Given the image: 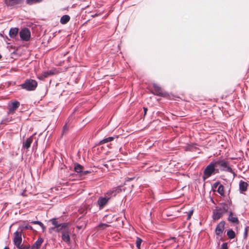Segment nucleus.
Listing matches in <instances>:
<instances>
[{"label": "nucleus", "instance_id": "obj_1", "mask_svg": "<svg viewBox=\"0 0 249 249\" xmlns=\"http://www.w3.org/2000/svg\"><path fill=\"white\" fill-rule=\"evenodd\" d=\"M37 86V81L32 79H27L24 83L20 85L22 89L27 91H34L36 89Z\"/></svg>", "mask_w": 249, "mask_h": 249}, {"label": "nucleus", "instance_id": "obj_2", "mask_svg": "<svg viewBox=\"0 0 249 249\" xmlns=\"http://www.w3.org/2000/svg\"><path fill=\"white\" fill-rule=\"evenodd\" d=\"M25 0H4L5 4L10 9L17 8L22 6Z\"/></svg>", "mask_w": 249, "mask_h": 249}, {"label": "nucleus", "instance_id": "obj_3", "mask_svg": "<svg viewBox=\"0 0 249 249\" xmlns=\"http://www.w3.org/2000/svg\"><path fill=\"white\" fill-rule=\"evenodd\" d=\"M216 167L215 164V161L211 162L205 168L204 171V174L207 178L211 177L213 174H214L215 167Z\"/></svg>", "mask_w": 249, "mask_h": 249}, {"label": "nucleus", "instance_id": "obj_4", "mask_svg": "<svg viewBox=\"0 0 249 249\" xmlns=\"http://www.w3.org/2000/svg\"><path fill=\"white\" fill-rule=\"evenodd\" d=\"M20 37L21 39L23 41H27L30 40L31 36V33L30 30L27 28H24L21 30L19 32Z\"/></svg>", "mask_w": 249, "mask_h": 249}, {"label": "nucleus", "instance_id": "obj_5", "mask_svg": "<svg viewBox=\"0 0 249 249\" xmlns=\"http://www.w3.org/2000/svg\"><path fill=\"white\" fill-rule=\"evenodd\" d=\"M225 223L224 221H221L218 224H217L216 229L215 230V232L217 235V238H220V240L222 239V235L224 230V226Z\"/></svg>", "mask_w": 249, "mask_h": 249}, {"label": "nucleus", "instance_id": "obj_6", "mask_svg": "<svg viewBox=\"0 0 249 249\" xmlns=\"http://www.w3.org/2000/svg\"><path fill=\"white\" fill-rule=\"evenodd\" d=\"M22 234H20L18 232H15L14 233L13 243L14 245L17 248H19L21 246L22 242Z\"/></svg>", "mask_w": 249, "mask_h": 249}, {"label": "nucleus", "instance_id": "obj_7", "mask_svg": "<svg viewBox=\"0 0 249 249\" xmlns=\"http://www.w3.org/2000/svg\"><path fill=\"white\" fill-rule=\"evenodd\" d=\"M70 234L71 230L70 229H64L62 231V240L68 244H70L71 241Z\"/></svg>", "mask_w": 249, "mask_h": 249}, {"label": "nucleus", "instance_id": "obj_8", "mask_svg": "<svg viewBox=\"0 0 249 249\" xmlns=\"http://www.w3.org/2000/svg\"><path fill=\"white\" fill-rule=\"evenodd\" d=\"M122 191L121 186L114 187L107 192L106 195L110 199L111 197L115 196L118 194Z\"/></svg>", "mask_w": 249, "mask_h": 249}, {"label": "nucleus", "instance_id": "obj_9", "mask_svg": "<svg viewBox=\"0 0 249 249\" xmlns=\"http://www.w3.org/2000/svg\"><path fill=\"white\" fill-rule=\"evenodd\" d=\"M225 213H226L223 211L220 208L217 207L213 211V220H217Z\"/></svg>", "mask_w": 249, "mask_h": 249}, {"label": "nucleus", "instance_id": "obj_10", "mask_svg": "<svg viewBox=\"0 0 249 249\" xmlns=\"http://www.w3.org/2000/svg\"><path fill=\"white\" fill-rule=\"evenodd\" d=\"M20 106V103L18 101H15L8 105V113H13Z\"/></svg>", "mask_w": 249, "mask_h": 249}, {"label": "nucleus", "instance_id": "obj_11", "mask_svg": "<svg viewBox=\"0 0 249 249\" xmlns=\"http://www.w3.org/2000/svg\"><path fill=\"white\" fill-rule=\"evenodd\" d=\"M109 198L106 196L105 197H100L97 201V203L99 206V209H103L107 203Z\"/></svg>", "mask_w": 249, "mask_h": 249}, {"label": "nucleus", "instance_id": "obj_12", "mask_svg": "<svg viewBox=\"0 0 249 249\" xmlns=\"http://www.w3.org/2000/svg\"><path fill=\"white\" fill-rule=\"evenodd\" d=\"M215 164H216V167L219 166L220 170L222 171V169H225V168L229 164V162L224 160H215Z\"/></svg>", "mask_w": 249, "mask_h": 249}, {"label": "nucleus", "instance_id": "obj_13", "mask_svg": "<svg viewBox=\"0 0 249 249\" xmlns=\"http://www.w3.org/2000/svg\"><path fill=\"white\" fill-rule=\"evenodd\" d=\"M231 203V200L228 201V203H221L219 204V206H218V207L220 208L225 213H226L228 212Z\"/></svg>", "mask_w": 249, "mask_h": 249}, {"label": "nucleus", "instance_id": "obj_14", "mask_svg": "<svg viewBox=\"0 0 249 249\" xmlns=\"http://www.w3.org/2000/svg\"><path fill=\"white\" fill-rule=\"evenodd\" d=\"M43 242V239L42 238H38V239L35 242V243L32 245L31 249H38L41 246Z\"/></svg>", "mask_w": 249, "mask_h": 249}, {"label": "nucleus", "instance_id": "obj_15", "mask_svg": "<svg viewBox=\"0 0 249 249\" xmlns=\"http://www.w3.org/2000/svg\"><path fill=\"white\" fill-rule=\"evenodd\" d=\"M33 141V137L31 136L23 142V147L29 149Z\"/></svg>", "mask_w": 249, "mask_h": 249}, {"label": "nucleus", "instance_id": "obj_16", "mask_svg": "<svg viewBox=\"0 0 249 249\" xmlns=\"http://www.w3.org/2000/svg\"><path fill=\"white\" fill-rule=\"evenodd\" d=\"M228 220L232 223H237V224H238L239 223V220H238L237 217L235 215H234V214L231 211L230 212Z\"/></svg>", "mask_w": 249, "mask_h": 249}, {"label": "nucleus", "instance_id": "obj_17", "mask_svg": "<svg viewBox=\"0 0 249 249\" xmlns=\"http://www.w3.org/2000/svg\"><path fill=\"white\" fill-rule=\"evenodd\" d=\"M248 184L247 182L240 180L239 182V190L240 192L246 191L247 189Z\"/></svg>", "mask_w": 249, "mask_h": 249}, {"label": "nucleus", "instance_id": "obj_18", "mask_svg": "<svg viewBox=\"0 0 249 249\" xmlns=\"http://www.w3.org/2000/svg\"><path fill=\"white\" fill-rule=\"evenodd\" d=\"M18 31V29L17 28H11L9 31V36L11 38H15L17 36Z\"/></svg>", "mask_w": 249, "mask_h": 249}, {"label": "nucleus", "instance_id": "obj_19", "mask_svg": "<svg viewBox=\"0 0 249 249\" xmlns=\"http://www.w3.org/2000/svg\"><path fill=\"white\" fill-rule=\"evenodd\" d=\"M83 169V167L80 164L76 163L74 164V171L79 174V175H80L82 172Z\"/></svg>", "mask_w": 249, "mask_h": 249}, {"label": "nucleus", "instance_id": "obj_20", "mask_svg": "<svg viewBox=\"0 0 249 249\" xmlns=\"http://www.w3.org/2000/svg\"><path fill=\"white\" fill-rule=\"evenodd\" d=\"M70 20V17L69 15H65L63 16L61 18L60 22L62 24H65L68 23Z\"/></svg>", "mask_w": 249, "mask_h": 249}, {"label": "nucleus", "instance_id": "obj_21", "mask_svg": "<svg viewBox=\"0 0 249 249\" xmlns=\"http://www.w3.org/2000/svg\"><path fill=\"white\" fill-rule=\"evenodd\" d=\"M153 87L154 88L155 92H156L157 95L160 96H162L163 95L161 89L160 87H159L158 85L156 84H154Z\"/></svg>", "mask_w": 249, "mask_h": 249}, {"label": "nucleus", "instance_id": "obj_22", "mask_svg": "<svg viewBox=\"0 0 249 249\" xmlns=\"http://www.w3.org/2000/svg\"><path fill=\"white\" fill-rule=\"evenodd\" d=\"M117 137H109L105 138L100 142V144H102L113 141Z\"/></svg>", "mask_w": 249, "mask_h": 249}, {"label": "nucleus", "instance_id": "obj_23", "mask_svg": "<svg viewBox=\"0 0 249 249\" xmlns=\"http://www.w3.org/2000/svg\"><path fill=\"white\" fill-rule=\"evenodd\" d=\"M43 0H26V3L29 5H32L42 2Z\"/></svg>", "mask_w": 249, "mask_h": 249}, {"label": "nucleus", "instance_id": "obj_24", "mask_svg": "<svg viewBox=\"0 0 249 249\" xmlns=\"http://www.w3.org/2000/svg\"><path fill=\"white\" fill-rule=\"evenodd\" d=\"M49 76V74L48 72H47L46 71H43L41 74L38 75L37 76V77L38 79L40 80H43L45 78L48 77Z\"/></svg>", "mask_w": 249, "mask_h": 249}, {"label": "nucleus", "instance_id": "obj_25", "mask_svg": "<svg viewBox=\"0 0 249 249\" xmlns=\"http://www.w3.org/2000/svg\"><path fill=\"white\" fill-rule=\"evenodd\" d=\"M227 235L228 236V237L231 239L235 237V232L232 230H229L227 231Z\"/></svg>", "mask_w": 249, "mask_h": 249}, {"label": "nucleus", "instance_id": "obj_26", "mask_svg": "<svg viewBox=\"0 0 249 249\" xmlns=\"http://www.w3.org/2000/svg\"><path fill=\"white\" fill-rule=\"evenodd\" d=\"M26 230L25 225H20L15 232H18L20 234H23V231Z\"/></svg>", "mask_w": 249, "mask_h": 249}, {"label": "nucleus", "instance_id": "obj_27", "mask_svg": "<svg viewBox=\"0 0 249 249\" xmlns=\"http://www.w3.org/2000/svg\"><path fill=\"white\" fill-rule=\"evenodd\" d=\"M217 192L222 196H223L224 195V186L223 185L220 184L217 190Z\"/></svg>", "mask_w": 249, "mask_h": 249}, {"label": "nucleus", "instance_id": "obj_28", "mask_svg": "<svg viewBox=\"0 0 249 249\" xmlns=\"http://www.w3.org/2000/svg\"><path fill=\"white\" fill-rule=\"evenodd\" d=\"M31 223L39 225L42 228L43 231H44L46 229V228L44 226L43 224L39 221H32Z\"/></svg>", "mask_w": 249, "mask_h": 249}, {"label": "nucleus", "instance_id": "obj_29", "mask_svg": "<svg viewBox=\"0 0 249 249\" xmlns=\"http://www.w3.org/2000/svg\"><path fill=\"white\" fill-rule=\"evenodd\" d=\"M51 229L56 232H59L60 231H62L63 230V229L61 228L60 225H59L57 227H53L51 228Z\"/></svg>", "mask_w": 249, "mask_h": 249}, {"label": "nucleus", "instance_id": "obj_30", "mask_svg": "<svg viewBox=\"0 0 249 249\" xmlns=\"http://www.w3.org/2000/svg\"><path fill=\"white\" fill-rule=\"evenodd\" d=\"M222 171L227 172H232V168L230 166V163L227 165V166L225 168V169H222Z\"/></svg>", "mask_w": 249, "mask_h": 249}, {"label": "nucleus", "instance_id": "obj_31", "mask_svg": "<svg viewBox=\"0 0 249 249\" xmlns=\"http://www.w3.org/2000/svg\"><path fill=\"white\" fill-rule=\"evenodd\" d=\"M142 242V240L140 238L137 237L136 242V247L138 248H139L140 247Z\"/></svg>", "mask_w": 249, "mask_h": 249}, {"label": "nucleus", "instance_id": "obj_32", "mask_svg": "<svg viewBox=\"0 0 249 249\" xmlns=\"http://www.w3.org/2000/svg\"><path fill=\"white\" fill-rule=\"evenodd\" d=\"M52 223L53 225H54V227H57L59 225H60V224L58 223V221L56 220L55 219L53 218L51 220Z\"/></svg>", "mask_w": 249, "mask_h": 249}, {"label": "nucleus", "instance_id": "obj_33", "mask_svg": "<svg viewBox=\"0 0 249 249\" xmlns=\"http://www.w3.org/2000/svg\"><path fill=\"white\" fill-rule=\"evenodd\" d=\"M249 229V227L246 226L244 230V238H246L248 235V230Z\"/></svg>", "mask_w": 249, "mask_h": 249}, {"label": "nucleus", "instance_id": "obj_34", "mask_svg": "<svg viewBox=\"0 0 249 249\" xmlns=\"http://www.w3.org/2000/svg\"><path fill=\"white\" fill-rule=\"evenodd\" d=\"M219 249H228V243H223L221 245L220 248Z\"/></svg>", "mask_w": 249, "mask_h": 249}, {"label": "nucleus", "instance_id": "obj_35", "mask_svg": "<svg viewBox=\"0 0 249 249\" xmlns=\"http://www.w3.org/2000/svg\"><path fill=\"white\" fill-rule=\"evenodd\" d=\"M60 225L61 227V228L63 229V230L65 229H69V228H68V223H61L60 224Z\"/></svg>", "mask_w": 249, "mask_h": 249}, {"label": "nucleus", "instance_id": "obj_36", "mask_svg": "<svg viewBox=\"0 0 249 249\" xmlns=\"http://www.w3.org/2000/svg\"><path fill=\"white\" fill-rule=\"evenodd\" d=\"M108 226H109L108 225H107V224H105V223H101L99 225V227L102 229H104Z\"/></svg>", "mask_w": 249, "mask_h": 249}, {"label": "nucleus", "instance_id": "obj_37", "mask_svg": "<svg viewBox=\"0 0 249 249\" xmlns=\"http://www.w3.org/2000/svg\"><path fill=\"white\" fill-rule=\"evenodd\" d=\"M30 246L28 245H24L23 244H22L21 246H20L19 248H18V249H29Z\"/></svg>", "mask_w": 249, "mask_h": 249}, {"label": "nucleus", "instance_id": "obj_38", "mask_svg": "<svg viewBox=\"0 0 249 249\" xmlns=\"http://www.w3.org/2000/svg\"><path fill=\"white\" fill-rule=\"evenodd\" d=\"M193 210L190 211L188 212L187 219H189L191 218L192 215L193 214Z\"/></svg>", "mask_w": 249, "mask_h": 249}, {"label": "nucleus", "instance_id": "obj_39", "mask_svg": "<svg viewBox=\"0 0 249 249\" xmlns=\"http://www.w3.org/2000/svg\"><path fill=\"white\" fill-rule=\"evenodd\" d=\"M68 127H69V126H68L67 124H66L63 128V132L67 131L68 129Z\"/></svg>", "mask_w": 249, "mask_h": 249}, {"label": "nucleus", "instance_id": "obj_40", "mask_svg": "<svg viewBox=\"0 0 249 249\" xmlns=\"http://www.w3.org/2000/svg\"><path fill=\"white\" fill-rule=\"evenodd\" d=\"M49 74V76L50 75H53L54 74V71L53 70H51V71H46Z\"/></svg>", "mask_w": 249, "mask_h": 249}, {"label": "nucleus", "instance_id": "obj_41", "mask_svg": "<svg viewBox=\"0 0 249 249\" xmlns=\"http://www.w3.org/2000/svg\"><path fill=\"white\" fill-rule=\"evenodd\" d=\"M89 173V171H82V172L81 173L80 176L86 175Z\"/></svg>", "mask_w": 249, "mask_h": 249}, {"label": "nucleus", "instance_id": "obj_42", "mask_svg": "<svg viewBox=\"0 0 249 249\" xmlns=\"http://www.w3.org/2000/svg\"><path fill=\"white\" fill-rule=\"evenodd\" d=\"M25 228H26V230H28V229H30V230H32V227L29 225H25Z\"/></svg>", "mask_w": 249, "mask_h": 249}, {"label": "nucleus", "instance_id": "obj_43", "mask_svg": "<svg viewBox=\"0 0 249 249\" xmlns=\"http://www.w3.org/2000/svg\"><path fill=\"white\" fill-rule=\"evenodd\" d=\"M233 175V178H234L236 176V174L232 170V172H231Z\"/></svg>", "mask_w": 249, "mask_h": 249}, {"label": "nucleus", "instance_id": "obj_44", "mask_svg": "<svg viewBox=\"0 0 249 249\" xmlns=\"http://www.w3.org/2000/svg\"><path fill=\"white\" fill-rule=\"evenodd\" d=\"M144 109V115L146 113V111H147V108L145 107H143Z\"/></svg>", "mask_w": 249, "mask_h": 249}, {"label": "nucleus", "instance_id": "obj_45", "mask_svg": "<svg viewBox=\"0 0 249 249\" xmlns=\"http://www.w3.org/2000/svg\"><path fill=\"white\" fill-rule=\"evenodd\" d=\"M219 173V169L215 168L214 174H216V173Z\"/></svg>", "mask_w": 249, "mask_h": 249}, {"label": "nucleus", "instance_id": "obj_46", "mask_svg": "<svg viewBox=\"0 0 249 249\" xmlns=\"http://www.w3.org/2000/svg\"><path fill=\"white\" fill-rule=\"evenodd\" d=\"M218 184H219V182H215V184H214V186L216 187Z\"/></svg>", "mask_w": 249, "mask_h": 249}, {"label": "nucleus", "instance_id": "obj_47", "mask_svg": "<svg viewBox=\"0 0 249 249\" xmlns=\"http://www.w3.org/2000/svg\"><path fill=\"white\" fill-rule=\"evenodd\" d=\"M3 249H9V248L7 247H5Z\"/></svg>", "mask_w": 249, "mask_h": 249}, {"label": "nucleus", "instance_id": "obj_48", "mask_svg": "<svg viewBox=\"0 0 249 249\" xmlns=\"http://www.w3.org/2000/svg\"><path fill=\"white\" fill-rule=\"evenodd\" d=\"M172 239L173 240H176V238L175 237H173V238H172Z\"/></svg>", "mask_w": 249, "mask_h": 249}, {"label": "nucleus", "instance_id": "obj_49", "mask_svg": "<svg viewBox=\"0 0 249 249\" xmlns=\"http://www.w3.org/2000/svg\"><path fill=\"white\" fill-rule=\"evenodd\" d=\"M104 166H106V167H107V164H105Z\"/></svg>", "mask_w": 249, "mask_h": 249}]
</instances>
